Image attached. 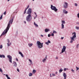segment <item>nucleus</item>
Returning a JSON list of instances; mask_svg holds the SVG:
<instances>
[{
    "mask_svg": "<svg viewBox=\"0 0 79 79\" xmlns=\"http://www.w3.org/2000/svg\"><path fill=\"white\" fill-rule=\"evenodd\" d=\"M7 42H8L7 43V47H10V45H9V43H10V40L9 39H7Z\"/></svg>",
    "mask_w": 79,
    "mask_h": 79,
    "instance_id": "dca6fc26",
    "label": "nucleus"
},
{
    "mask_svg": "<svg viewBox=\"0 0 79 79\" xmlns=\"http://www.w3.org/2000/svg\"><path fill=\"white\" fill-rule=\"evenodd\" d=\"M51 73L50 74V77H52V76L51 75Z\"/></svg>",
    "mask_w": 79,
    "mask_h": 79,
    "instance_id": "4d7b16f0",
    "label": "nucleus"
},
{
    "mask_svg": "<svg viewBox=\"0 0 79 79\" xmlns=\"http://www.w3.org/2000/svg\"><path fill=\"white\" fill-rule=\"evenodd\" d=\"M76 71H77V70H78L79 69V67L78 68L77 67V66L76 67Z\"/></svg>",
    "mask_w": 79,
    "mask_h": 79,
    "instance_id": "473e14b6",
    "label": "nucleus"
},
{
    "mask_svg": "<svg viewBox=\"0 0 79 79\" xmlns=\"http://www.w3.org/2000/svg\"><path fill=\"white\" fill-rule=\"evenodd\" d=\"M77 16L79 18V13L77 15Z\"/></svg>",
    "mask_w": 79,
    "mask_h": 79,
    "instance_id": "c03bdc74",
    "label": "nucleus"
},
{
    "mask_svg": "<svg viewBox=\"0 0 79 79\" xmlns=\"http://www.w3.org/2000/svg\"><path fill=\"white\" fill-rule=\"evenodd\" d=\"M63 76H64V79H65L66 78V77H67L66 74V73H63Z\"/></svg>",
    "mask_w": 79,
    "mask_h": 79,
    "instance_id": "9b49d317",
    "label": "nucleus"
},
{
    "mask_svg": "<svg viewBox=\"0 0 79 79\" xmlns=\"http://www.w3.org/2000/svg\"><path fill=\"white\" fill-rule=\"evenodd\" d=\"M19 53L20 55L21 56H22V58H24V55H23V53H22L21 52L19 51Z\"/></svg>",
    "mask_w": 79,
    "mask_h": 79,
    "instance_id": "9d476101",
    "label": "nucleus"
},
{
    "mask_svg": "<svg viewBox=\"0 0 79 79\" xmlns=\"http://www.w3.org/2000/svg\"><path fill=\"white\" fill-rule=\"evenodd\" d=\"M47 59V56H46L45 58L44 59L42 60V61L43 63H45V61Z\"/></svg>",
    "mask_w": 79,
    "mask_h": 79,
    "instance_id": "1a4fd4ad",
    "label": "nucleus"
},
{
    "mask_svg": "<svg viewBox=\"0 0 79 79\" xmlns=\"http://www.w3.org/2000/svg\"><path fill=\"white\" fill-rule=\"evenodd\" d=\"M6 77L7 79H11L10 77H8V74H6Z\"/></svg>",
    "mask_w": 79,
    "mask_h": 79,
    "instance_id": "f3484780",
    "label": "nucleus"
},
{
    "mask_svg": "<svg viewBox=\"0 0 79 79\" xmlns=\"http://www.w3.org/2000/svg\"><path fill=\"white\" fill-rule=\"evenodd\" d=\"M33 73L34 74L36 72V70L34 69H33Z\"/></svg>",
    "mask_w": 79,
    "mask_h": 79,
    "instance_id": "4be33fe9",
    "label": "nucleus"
},
{
    "mask_svg": "<svg viewBox=\"0 0 79 79\" xmlns=\"http://www.w3.org/2000/svg\"><path fill=\"white\" fill-rule=\"evenodd\" d=\"M28 45L29 47H32V46L33 45V44H32V43L29 44Z\"/></svg>",
    "mask_w": 79,
    "mask_h": 79,
    "instance_id": "a211bd4d",
    "label": "nucleus"
},
{
    "mask_svg": "<svg viewBox=\"0 0 79 79\" xmlns=\"http://www.w3.org/2000/svg\"><path fill=\"white\" fill-rule=\"evenodd\" d=\"M41 36L42 37H44V35H41Z\"/></svg>",
    "mask_w": 79,
    "mask_h": 79,
    "instance_id": "3c124183",
    "label": "nucleus"
},
{
    "mask_svg": "<svg viewBox=\"0 0 79 79\" xmlns=\"http://www.w3.org/2000/svg\"><path fill=\"white\" fill-rule=\"evenodd\" d=\"M29 61H30V62L31 64H33L32 62V60H31L30 59H29Z\"/></svg>",
    "mask_w": 79,
    "mask_h": 79,
    "instance_id": "412c9836",
    "label": "nucleus"
},
{
    "mask_svg": "<svg viewBox=\"0 0 79 79\" xmlns=\"http://www.w3.org/2000/svg\"><path fill=\"white\" fill-rule=\"evenodd\" d=\"M51 35L52 36H54V34L53 33H52V35Z\"/></svg>",
    "mask_w": 79,
    "mask_h": 79,
    "instance_id": "4c0bfd02",
    "label": "nucleus"
},
{
    "mask_svg": "<svg viewBox=\"0 0 79 79\" xmlns=\"http://www.w3.org/2000/svg\"><path fill=\"white\" fill-rule=\"evenodd\" d=\"M63 6L64 8L66 9L68 8V3L66 2H64L63 4Z\"/></svg>",
    "mask_w": 79,
    "mask_h": 79,
    "instance_id": "0eeeda50",
    "label": "nucleus"
},
{
    "mask_svg": "<svg viewBox=\"0 0 79 79\" xmlns=\"http://www.w3.org/2000/svg\"><path fill=\"white\" fill-rule=\"evenodd\" d=\"M7 57L9 59V62H10V63H12V57L11 56L8 55H7Z\"/></svg>",
    "mask_w": 79,
    "mask_h": 79,
    "instance_id": "423d86ee",
    "label": "nucleus"
},
{
    "mask_svg": "<svg viewBox=\"0 0 79 79\" xmlns=\"http://www.w3.org/2000/svg\"><path fill=\"white\" fill-rule=\"evenodd\" d=\"M76 24H78V25H79V23L78 22H77L76 23Z\"/></svg>",
    "mask_w": 79,
    "mask_h": 79,
    "instance_id": "8fccbe9b",
    "label": "nucleus"
},
{
    "mask_svg": "<svg viewBox=\"0 0 79 79\" xmlns=\"http://www.w3.org/2000/svg\"><path fill=\"white\" fill-rule=\"evenodd\" d=\"M3 18V15H1V16L0 17V19H2Z\"/></svg>",
    "mask_w": 79,
    "mask_h": 79,
    "instance_id": "2f4dec72",
    "label": "nucleus"
},
{
    "mask_svg": "<svg viewBox=\"0 0 79 79\" xmlns=\"http://www.w3.org/2000/svg\"><path fill=\"white\" fill-rule=\"evenodd\" d=\"M64 39V37H61V39L63 40V39Z\"/></svg>",
    "mask_w": 79,
    "mask_h": 79,
    "instance_id": "5fc2aeb1",
    "label": "nucleus"
},
{
    "mask_svg": "<svg viewBox=\"0 0 79 79\" xmlns=\"http://www.w3.org/2000/svg\"><path fill=\"white\" fill-rule=\"evenodd\" d=\"M2 57L4 58H5V55H2Z\"/></svg>",
    "mask_w": 79,
    "mask_h": 79,
    "instance_id": "ea45409f",
    "label": "nucleus"
},
{
    "mask_svg": "<svg viewBox=\"0 0 79 79\" xmlns=\"http://www.w3.org/2000/svg\"><path fill=\"white\" fill-rule=\"evenodd\" d=\"M61 26H62V29H64V24H62Z\"/></svg>",
    "mask_w": 79,
    "mask_h": 79,
    "instance_id": "b1692460",
    "label": "nucleus"
},
{
    "mask_svg": "<svg viewBox=\"0 0 79 79\" xmlns=\"http://www.w3.org/2000/svg\"><path fill=\"white\" fill-rule=\"evenodd\" d=\"M75 29H77V30H79V27H76Z\"/></svg>",
    "mask_w": 79,
    "mask_h": 79,
    "instance_id": "393cba45",
    "label": "nucleus"
},
{
    "mask_svg": "<svg viewBox=\"0 0 79 79\" xmlns=\"http://www.w3.org/2000/svg\"><path fill=\"white\" fill-rule=\"evenodd\" d=\"M35 0H32V1H34Z\"/></svg>",
    "mask_w": 79,
    "mask_h": 79,
    "instance_id": "0e129e2a",
    "label": "nucleus"
},
{
    "mask_svg": "<svg viewBox=\"0 0 79 79\" xmlns=\"http://www.w3.org/2000/svg\"><path fill=\"white\" fill-rule=\"evenodd\" d=\"M71 70L72 71V72H73V73H75V71H74V70H73V69H72Z\"/></svg>",
    "mask_w": 79,
    "mask_h": 79,
    "instance_id": "7c9ffc66",
    "label": "nucleus"
},
{
    "mask_svg": "<svg viewBox=\"0 0 79 79\" xmlns=\"http://www.w3.org/2000/svg\"><path fill=\"white\" fill-rule=\"evenodd\" d=\"M62 24H65V21L64 20H62Z\"/></svg>",
    "mask_w": 79,
    "mask_h": 79,
    "instance_id": "5701e85b",
    "label": "nucleus"
},
{
    "mask_svg": "<svg viewBox=\"0 0 79 79\" xmlns=\"http://www.w3.org/2000/svg\"><path fill=\"white\" fill-rule=\"evenodd\" d=\"M36 44L38 46V48L39 49L42 48L43 47V44L44 43H41L40 41H38L36 42Z\"/></svg>",
    "mask_w": 79,
    "mask_h": 79,
    "instance_id": "7ed1b4c3",
    "label": "nucleus"
},
{
    "mask_svg": "<svg viewBox=\"0 0 79 79\" xmlns=\"http://www.w3.org/2000/svg\"><path fill=\"white\" fill-rule=\"evenodd\" d=\"M2 55H0V58H2Z\"/></svg>",
    "mask_w": 79,
    "mask_h": 79,
    "instance_id": "49530a36",
    "label": "nucleus"
},
{
    "mask_svg": "<svg viewBox=\"0 0 79 79\" xmlns=\"http://www.w3.org/2000/svg\"><path fill=\"white\" fill-rule=\"evenodd\" d=\"M56 59L57 60L58 59V57L57 56H56Z\"/></svg>",
    "mask_w": 79,
    "mask_h": 79,
    "instance_id": "603ef678",
    "label": "nucleus"
},
{
    "mask_svg": "<svg viewBox=\"0 0 79 79\" xmlns=\"http://www.w3.org/2000/svg\"><path fill=\"white\" fill-rule=\"evenodd\" d=\"M17 33H18V31L17 32Z\"/></svg>",
    "mask_w": 79,
    "mask_h": 79,
    "instance_id": "774afa93",
    "label": "nucleus"
},
{
    "mask_svg": "<svg viewBox=\"0 0 79 79\" xmlns=\"http://www.w3.org/2000/svg\"><path fill=\"white\" fill-rule=\"evenodd\" d=\"M6 12L5 11L4 13V14L5 15H6Z\"/></svg>",
    "mask_w": 79,
    "mask_h": 79,
    "instance_id": "de8ad7c7",
    "label": "nucleus"
},
{
    "mask_svg": "<svg viewBox=\"0 0 79 79\" xmlns=\"http://www.w3.org/2000/svg\"><path fill=\"white\" fill-rule=\"evenodd\" d=\"M29 5H28L27 6V8L25 9V10H27V9H28V8H29Z\"/></svg>",
    "mask_w": 79,
    "mask_h": 79,
    "instance_id": "c756f323",
    "label": "nucleus"
},
{
    "mask_svg": "<svg viewBox=\"0 0 79 79\" xmlns=\"http://www.w3.org/2000/svg\"><path fill=\"white\" fill-rule=\"evenodd\" d=\"M24 23L25 24H26V21H24Z\"/></svg>",
    "mask_w": 79,
    "mask_h": 79,
    "instance_id": "6e6d98bb",
    "label": "nucleus"
},
{
    "mask_svg": "<svg viewBox=\"0 0 79 79\" xmlns=\"http://www.w3.org/2000/svg\"><path fill=\"white\" fill-rule=\"evenodd\" d=\"M45 44H46L47 45H49V44L48 42H46Z\"/></svg>",
    "mask_w": 79,
    "mask_h": 79,
    "instance_id": "c9c22d12",
    "label": "nucleus"
},
{
    "mask_svg": "<svg viewBox=\"0 0 79 79\" xmlns=\"http://www.w3.org/2000/svg\"><path fill=\"white\" fill-rule=\"evenodd\" d=\"M56 74H57V72H56Z\"/></svg>",
    "mask_w": 79,
    "mask_h": 79,
    "instance_id": "13d9d810",
    "label": "nucleus"
},
{
    "mask_svg": "<svg viewBox=\"0 0 79 79\" xmlns=\"http://www.w3.org/2000/svg\"><path fill=\"white\" fill-rule=\"evenodd\" d=\"M42 18H44V17H42Z\"/></svg>",
    "mask_w": 79,
    "mask_h": 79,
    "instance_id": "680f3d73",
    "label": "nucleus"
},
{
    "mask_svg": "<svg viewBox=\"0 0 79 79\" xmlns=\"http://www.w3.org/2000/svg\"><path fill=\"white\" fill-rule=\"evenodd\" d=\"M16 60L17 61H18V59L17 58H16Z\"/></svg>",
    "mask_w": 79,
    "mask_h": 79,
    "instance_id": "09e8293b",
    "label": "nucleus"
},
{
    "mask_svg": "<svg viewBox=\"0 0 79 79\" xmlns=\"http://www.w3.org/2000/svg\"><path fill=\"white\" fill-rule=\"evenodd\" d=\"M75 6H77V3H75Z\"/></svg>",
    "mask_w": 79,
    "mask_h": 79,
    "instance_id": "e433bc0d",
    "label": "nucleus"
},
{
    "mask_svg": "<svg viewBox=\"0 0 79 79\" xmlns=\"http://www.w3.org/2000/svg\"><path fill=\"white\" fill-rule=\"evenodd\" d=\"M13 64H14V66H15V67H16L17 66V64L16 63V62L14 61Z\"/></svg>",
    "mask_w": 79,
    "mask_h": 79,
    "instance_id": "2eb2a0df",
    "label": "nucleus"
},
{
    "mask_svg": "<svg viewBox=\"0 0 79 79\" xmlns=\"http://www.w3.org/2000/svg\"><path fill=\"white\" fill-rule=\"evenodd\" d=\"M66 47L65 46H63V48L62 49L61 52L60 53V54H61L62 53H63V52H64L66 50Z\"/></svg>",
    "mask_w": 79,
    "mask_h": 79,
    "instance_id": "6e6552de",
    "label": "nucleus"
},
{
    "mask_svg": "<svg viewBox=\"0 0 79 79\" xmlns=\"http://www.w3.org/2000/svg\"><path fill=\"white\" fill-rule=\"evenodd\" d=\"M32 76V73H30L29 74V76Z\"/></svg>",
    "mask_w": 79,
    "mask_h": 79,
    "instance_id": "bb28decb",
    "label": "nucleus"
},
{
    "mask_svg": "<svg viewBox=\"0 0 79 79\" xmlns=\"http://www.w3.org/2000/svg\"><path fill=\"white\" fill-rule=\"evenodd\" d=\"M63 71V69H60L59 70L60 73H61Z\"/></svg>",
    "mask_w": 79,
    "mask_h": 79,
    "instance_id": "aec40b11",
    "label": "nucleus"
},
{
    "mask_svg": "<svg viewBox=\"0 0 79 79\" xmlns=\"http://www.w3.org/2000/svg\"><path fill=\"white\" fill-rule=\"evenodd\" d=\"M34 14L36 15L34 17V19H35L36 18H37V13L35 12H34Z\"/></svg>",
    "mask_w": 79,
    "mask_h": 79,
    "instance_id": "f8f14e48",
    "label": "nucleus"
},
{
    "mask_svg": "<svg viewBox=\"0 0 79 79\" xmlns=\"http://www.w3.org/2000/svg\"><path fill=\"white\" fill-rule=\"evenodd\" d=\"M63 13L65 14H67L68 13V11H66L65 9L63 10Z\"/></svg>",
    "mask_w": 79,
    "mask_h": 79,
    "instance_id": "ddd939ff",
    "label": "nucleus"
},
{
    "mask_svg": "<svg viewBox=\"0 0 79 79\" xmlns=\"http://www.w3.org/2000/svg\"><path fill=\"white\" fill-rule=\"evenodd\" d=\"M72 34H74V35L73 37H71V40L70 41V43H73V41H74V39L76 37V34L75 32H74L72 33Z\"/></svg>",
    "mask_w": 79,
    "mask_h": 79,
    "instance_id": "20e7f679",
    "label": "nucleus"
},
{
    "mask_svg": "<svg viewBox=\"0 0 79 79\" xmlns=\"http://www.w3.org/2000/svg\"><path fill=\"white\" fill-rule=\"evenodd\" d=\"M13 19H14V18L12 17L11 18V19H10L9 21V22L8 23L7 27L6 28V29H5L2 34L1 35V37L2 36V35H4L6 34V33H7L8 32V30L10 28V24H11L12 23H13Z\"/></svg>",
    "mask_w": 79,
    "mask_h": 79,
    "instance_id": "f257e3e1",
    "label": "nucleus"
},
{
    "mask_svg": "<svg viewBox=\"0 0 79 79\" xmlns=\"http://www.w3.org/2000/svg\"><path fill=\"white\" fill-rule=\"evenodd\" d=\"M48 44H51V41L50 40H48L47 42Z\"/></svg>",
    "mask_w": 79,
    "mask_h": 79,
    "instance_id": "c85d7f7f",
    "label": "nucleus"
},
{
    "mask_svg": "<svg viewBox=\"0 0 79 79\" xmlns=\"http://www.w3.org/2000/svg\"><path fill=\"white\" fill-rule=\"evenodd\" d=\"M34 25H35V26H36V27H39V26L37 24L35 23V22H34Z\"/></svg>",
    "mask_w": 79,
    "mask_h": 79,
    "instance_id": "6ab92c4d",
    "label": "nucleus"
},
{
    "mask_svg": "<svg viewBox=\"0 0 79 79\" xmlns=\"http://www.w3.org/2000/svg\"><path fill=\"white\" fill-rule=\"evenodd\" d=\"M79 48V44H77L76 46V48Z\"/></svg>",
    "mask_w": 79,
    "mask_h": 79,
    "instance_id": "f704fd0d",
    "label": "nucleus"
},
{
    "mask_svg": "<svg viewBox=\"0 0 79 79\" xmlns=\"http://www.w3.org/2000/svg\"><path fill=\"white\" fill-rule=\"evenodd\" d=\"M17 71H18V72H19V69L18 68H17Z\"/></svg>",
    "mask_w": 79,
    "mask_h": 79,
    "instance_id": "79ce46f5",
    "label": "nucleus"
},
{
    "mask_svg": "<svg viewBox=\"0 0 79 79\" xmlns=\"http://www.w3.org/2000/svg\"><path fill=\"white\" fill-rule=\"evenodd\" d=\"M29 65H31V64H29Z\"/></svg>",
    "mask_w": 79,
    "mask_h": 79,
    "instance_id": "69168bd1",
    "label": "nucleus"
},
{
    "mask_svg": "<svg viewBox=\"0 0 79 79\" xmlns=\"http://www.w3.org/2000/svg\"><path fill=\"white\" fill-rule=\"evenodd\" d=\"M65 53H66V52H65Z\"/></svg>",
    "mask_w": 79,
    "mask_h": 79,
    "instance_id": "e2e57ef3",
    "label": "nucleus"
},
{
    "mask_svg": "<svg viewBox=\"0 0 79 79\" xmlns=\"http://www.w3.org/2000/svg\"><path fill=\"white\" fill-rule=\"evenodd\" d=\"M31 13H32V9L29 8L27 12V14L28 15L26 17V20L27 22H30L32 19V17H31Z\"/></svg>",
    "mask_w": 79,
    "mask_h": 79,
    "instance_id": "f03ea898",
    "label": "nucleus"
},
{
    "mask_svg": "<svg viewBox=\"0 0 79 79\" xmlns=\"http://www.w3.org/2000/svg\"><path fill=\"white\" fill-rule=\"evenodd\" d=\"M67 69H66V68H64V71H66Z\"/></svg>",
    "mask_w": 79,
    "mask_h": 79,
    "instance_id": "37998d69",
    "label": "nucleus"
},
{
    "mask_svg": "<svg viewBox=\"0 0 79 79\" xmlns=\"http://www.w3.org/2000/svg\"><path fill=\"white\" fill-rule=\"evenodd\" d=\"M9 46H10V45H11V43H10L9 44Z\"/></svg>",
    "mask_w": 79,
    "mask_h": 79,
    "instance_id": "864d4df0",
    "label": "nucleus"
},
{
    "mask_svg": "<svg viewBox=\"0 0 79 79\" xmlns=\"http://www.w3.org/2000/svg\"><path fill=\"white\" fill-rule=\"evenodd\" d=\"M53 33L54 34H56V33H57V32L56 31L53 30Z\"/></svg>",
    "mask_w": 79,
    "mask_h": 79,
    "instance_id": "a878e982",
    "label": "nucleus"
},
{
    "mask_svg": "<svg viewBox=\"0 0 79 79\" xmlns=\"http://www.w3.org/2000/svg\"><path fill=\"white\" fill-rule=\"evenodd\" d=\"M3 48V46L1 45L0 46V48L2 49Z\"/></svg>",
    "mask_w": 79,
    "mask_h": 79,
    "instance_id": "cd10ccee",
    "label": "nucleus"
},
{
    "mask_svg": "<svg viewBox=\"0 0 79 79\" xmlns=\"http://www.w3.org/2000/svg\"><path fill=\"white\" fill-rule=\"evenodd\" d=\"M64 79H66V78H64Z\"/></svg>",
    "mask_w": 79,
    "mask_h": 79,
    "instance_id": "338daca9",
    "label": "nucleus"
},
{
    "mask_svg": "<svg viewBox=\"0 0 79 79\" xmlns=\"http://www.w3.org/2000/svg\"><path fill=\"white\" fill-rule=\"evenodd\" d=\"M50 35H51L50 34H48V37H50Z\"/></svg>",
    "mask_w": 79,
    "mask_h": 79,
    "instance_id": "a19ab883",
    "label": "nucleus"
},
{
    "mask_svg": "<svg viewBox=\"0 0 79 79\" xmlns=\"http://www.w3.org/2000/svg\"><path fill=\"white\" fill-rule=\"evenodd\" d=\"M48 31H50V29L46 28L45 30V32H48Z\"/></svg>",
    "mask_w": 79,
    "mask_h": 79,
    "instance_id": "4468645a",
    "label": "nucleus"
},
{
    "mask_svg": "<svg viewBox=\"0 0 79 79\" xmlns=\"http://www.w3.org/2000/svg\"><path fill=\"white\" fill-rule=\"evenodd\" d=\"M52 75L53 76H55V74L54 73H52Z\"/></svg>",
    "mask_w": 79,
    "mask_h": 79,
    "instance_id": "a18cd8bd",
    "label": "nucleus"
},
{
    "mask_svg": "<svg viewBox=\"0 0 79 79\" xmlns=\"http://www.w3.org/2000/svg\"><path fill=\"white\" fill-rule=\"evenodd\" d=\"M26 10L25 9V11H24V14H25V13H26Z\"/></svg>",
    "mask_w": 79,
    "mask_h": 79,
    "instance_id": "58836bf2",
    "label": "nucleus"
},
{
    "mask_svg": "<svg viewBox=\"0 0 79 79\" xmlns=\"http://www.w3.org/2000/svg\"><path fill=\"white\" fill-rule=\"evenodd\" d=\"M0 72H1V73H3V71H2V69L0 68Z\"/></svg>",
    "mask_w": 79,
    "mask_h": 79,
    "instance_id": "72a5a7b5",
    "label": "nucleus"
},
{
    "mask_svg": "<svg viewBox=\"0 0 79 79\" xmlns=\"http://www.w3.org/2000/svg\"><path fill=\"white\" fill-rule=\"evenodd\" d=\"M51 8L52 10H53L55 12L57 13V11H58V10L55 6H53L52 5H51Z\"/></svg>",
    "mask_w": 79,
    "mask_h": 79,
    "instance_id": "39448f33",
    "label": "nucleus"
},
{
    "mask_svg": "<svg viewBox=\"0 0 79 79\" xmlns=\"http://www.w3.org/2000/svg\"><path fill=\"white\" fill-rule=\"evenodd\" d=\"M4 76H5V75H6L5 74H4Z\"/></svg>",
    "mask_w": 79,
    "mask_h": 79,
    "instance_id": "052dcab7",
    "label": "nucleus"
},
{
    "mask_svg": "<svg viewBox=\"0 0 79 79\" xmlns=\"http://www.w3.org/2000/svg\"><path fill=\"white\" fill-rule=\"evenodd\" d=\"M10 0H7V1L9 2V1H10Z\"/></svg>",
    "mask_w": 79,
    "mask_h": 79,
    "instance_id": "bf43d9fd",
    "label": "nucleus"
}]
</instances>
